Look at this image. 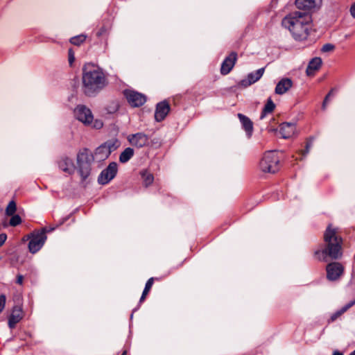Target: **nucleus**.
Masks as SVG:
<instances>
[{
  "instance_id": "obj_21",
  "label": "nucleus",
  "mask_w": 355,
  "mask_h": 355,
  "mask_svg": "<svg viewBox=\"0 0 355 355\" xmlns=\"http://www.w3.org/2000/svg\"><path fill=\"white\" fill-rule=\"evenodd\" d=\"M322 60L320 58L315 57L311 60L309 62L306 72L308 76H313L318 71L322 65Z\"/></svg>"
},
{
  "instance_id": "obj_11",
  "label": "nucleus",
  "mask_w": 355,
  "mask_h": 355,
  "mask_svg": "<svg viewBox=\"0 0 355 355\" xmlns=\"http://www.w3.org/2000/svg\"><path fill=\"white\" fill-rule=\"evenodd\" d=\"M114 149V144L111 141L104 143L96 149L93 155L94 159L98 162L106 159Z\"/></svg>"
},
{
  "instance_id": "obj_45",
  "label": "nucleus",
  "mask_w": 355,
  "mask_h": 355,
  "mask_svg": "<svg viewBox=\"0 0 355 355\" xmlns=\"http://www.w3.org/2000/svg\"><path fill=\"white\" fill-rule=\"evenodd\" d=\"M349 355H355V350L352 352Z\"/></svg>"
},
{
  "instance_id": "obj_8",
  "label": "nucleus",
  "mask_w": 355,
  "mask_h": 355,
  "mask_svg": "<svg viewBox=\"0 0 355 355\" xmlns=\"http://www.w3.org/2000/svg\"><path fill=\"white\" fill-rule=\"evenodd\" d=\"M118 166L116 162H111L104 170L101 171L98 177L99 184L105 185L108 184L116 175Z\"/></svg>"
},
{
  "instance_id": "obj_25",
  "label": "nucleus",
  "mask_w": 355,
  "mask_h": 355,
  "mask_svg": "<svg viewBox=\"0 0 355 355\" xmlns=\"http://www.w3.org/2000/svg\"><path fill=\"white\" fill-rule=\"evenodd\" d=\"M275 108V104L273 103L271 98L267 100L266 104L264 105L262 112L260 116V119H263L268 114L272 113Z\"/></svg>"
},
{
  "instance_id": "obj_1",
  "label": "nucleus",
  "mask_w": 355,
  "mask_h": 355,
  "mask_svg": "<svg viewBox=\"0 0 355 355\" xmlns=\"http://www.w3.org/2000/svg\"><path fill=\"white\" fill-rule=\"evenodd\" d=\"M311 17L305 12L294 11L286 15L282 20V26L297 41L307 39L311 28Z\"/></svg>"
},
{
  "instance_id": "obj_4",
  "label": "nucleus",
  "mask_w": 355,
  "mask_h": 355,
  "mask_svg": "<svg viewBox=\"0 0 355 355\" xmlns=\"http://www.w3.org/2000/svg\"><path fill=\"white\" fill-rule=\"evenodd\" d=\"M94 157L87 149L80 151L77 155L78 172L83 180H85L91 173V165Z\"/></svg>"
},
{
  "instance_id": "obj_19",
  "label": "nucleus",
  "mask_w": 355,
  "mask_h": 355,
  "mask_svg": "<svg viewBox=\"0 0 355 355\" xmlns=\"http://www.w3.org/2000/svg\"><path fill=\"white\" fill-rule=\"evenodd\" d=\"M58 166L62 171L68 174L73 173L75 170L73 162L69 157L62 158L58 163Z\"/></svg>"
},
{
  "instance_id": "obj_2",
  "label": "nucleus",
  "mask_w": 355,
  "mask_h": 355,
  "mask_svg": "<svg viewBox=\"0 0 355 355\" xmlns=\"http://www.w3.org/2000/svg\"><path fill=\"white\" fill-rule=\"evenodd\" d=\"M324 248L318 250L315 255L318 259L327 261V257L331 259H340L343 255V239L337 227L329 225L324 233Z\"/></svg>"
},
{
  "instance_id": "obj_7",
  "label": "nucleus",
  "mask_w": 355,
  "mask_h": 355,
  "mask_svg": "<svg viewBox=\"0 0 355 355\" xmlns=\"http://www.w3.org/2000/svg\"><path fill=\"white\" fill-rule=\"evenodd\" d=\"M73 113L76 119L85 125H89L92 123L94 119L93 114L90 109L85 105H77L74 109Z\"/></svg>"
},
{
  "instance_id": "obj_39",
  "label": "nucleus",
  "mask_w": 355,
  "mask_h": 355,
  "mask_svg": "<svg viewBox=\"0 0 355 355\" xmlns=\"http://www.w3.org/2000/svg\"><path fill=\"white\" fill-rule=\"evenodd\" d=\"M350 12L352 17L355 18V3L350 8Z\"/></svg>"
},
{
  "instance_id": "obj_37",
  "label": "nucleus",
  "mask_w": 355,
  "mask_h": 355,
  "mask_svg": "<svg viewBox=\"0 0 355 355\" xmlns=\"http://www.w3.org/2000/svg\"><path fill=\"white\" fill-rule=\"evenodd\" d=\"M7 239V235L4 233L0 234V247L3 245Z\"/></svg>"
},
{
  "instance_id": "obj_18",
  "label": "nucleus",
  "mask_w": 355,
  "mask_h": 355,
  "mask_svg": "<svg viewBox=\"0 0 355 355\" xmlns=\"http://www.w3.org/2000/svg\"><path fill=\"white\" fill-rule=\"evenodd\" d=\"M264 68H261L254 72L249 73L248 75L247 80H242L243 85L245 86H248L256 83L262 77L264 73Z\"/></svg>"
},
{
  "instance_id": "obj_34",
  "label": "nucleus",
  "mask_w": 355,
  "mask_h": 355,
  "mask_svg": "<svg viewBox=\"0 0 355 355\" xmlns=\"http://www.w3.org/2000/svg\"><path fill=\"white\" fill-rule=\"evenodd\" d=\"M90 125H92L94 128L100 129L103 127V123L101 120H95L94 122L92 121V123Z\"/></svg>"
},
{
  "instance_id": "obj_41",
  "label": "nucleus",
  "mask_w": 355,
  "mask_h": 355,
  "mask_svg": "<svg viewBox=\"0 0 355 355\" xmlns=\"http://www.w3.org/2000/svg\"><path fill=\"white\" fill-rule=\"evenodd\" d=\"M327 104V101H323V103H322V108L323 110H325V109H326Z\"/></svg>"
},
{
  "instance_id": "obj_24",
  "label": "nucleus",
  "mask_w": 355,
  "mask_h": 355,
  "mask_svg": "<svg viewBox=\"0 0 355 355\" xmlns=\"http://www.w3.org/2000/svg\"><path fill=\"white\" fill-rule=\"evenodd\" d=\"M140 175L143 180V184L146 187L151 185L154 181L153 175L148 170H143L140 172Z\"/></svg>"
},
{
  "instance_id": "obj_31",
  "label": "nucleus",
  "mask_w": 355,
  "mask_h": 355,
  "mask_svg": "<svg viewBox=\"0 0 355 355\" xmlns=\"http://www.w3.org/2000/svg\"><path fill=\"white\" fill-rule=\"evenodd\" d=\"M68 60L70 66H72L75 61L74 52L72 49H69L68 51Z\"/></svg>"
},
{
  "instance_id": "obj_30",
  "label": "nucleus",
  "mask_w": 355,
  "mask_h": 355,
  "mask_svg": "<svg viewBox=\"0 0 355 355\" xmlns=\"http://www.w3.org/2000/svg\"><path fill=\"white\" fill-rule=\"evenodd\" d=\"M11 218L9 221V225L12 227H16L21 223V218L18 214H13L10 216Z\"/></svg>"
},
{
  "instance_id": "obj_40",
  "label": "nucleus",
  "mask_w": 355,
  "mask_h": 355,
  "mask_svg": "<svg viewBox=\"0 0 355 355\" xmlns=\"http://www.w3.org/2000/svg\"><path fill=\"white\" fill-rule=\"evenodd\" d=\"M335 92H336L335 89H331L330 90V92L327 94V96L329 97L333 96L334 95Z\"/></svg>"
},
{
  "instance_id": "obj_3",
  "label": "nucleus",
  "mask_w": 355,
  "mask_h": 355,
  "mask_svg": "<svg viewBox=\"0 0 355 355\" xmlns=\"http://www.w3.org/2000/svg\"><path fill=\"white\" fill-rule=\"evenodd\" d=\"M107 79L103 70L92 63L83 68L82 89L87 96H93L107 85Z\"/></svg>"
},
{
  "instance_id": "obj_15",
  "label": "nucleus",
  "mask_w": 355,
  "mask_h": 355,
  "mask_svg": "<svg viewBox=\"0 0 355 355\" xmlns=\"http://www.w3.org/2000/svg\"><path fill=\"white\" fill-rule=\"evenodd\" d=\"M237 60V53L236 52H232L225 59L223 60L221 67L220 73L223 75L228 74L232 68L234 67L236 61Z\"/></svg>"
},
{
  "instance_id": "obj_44",
  "label": "nucleus",
  "mask_w": 355,
  "mask_h": 355,
  "mask_svg": "<svg viewBox=\"0 0 355 355\" xmlns=\"http://www.w3.org/2000/svg\"><path fill=\"white\" fill-rule=\"evenodd\" d=\"M121 355H127V351L124 350Z\"/></svg>"
},
{
  "instance_id": "obj_28",
  "label": "nucleus",
  "mask_w": 355,
  "mask_h": 355,
  "mask_svg": "<svg viewBox=\"0 0 355 355\" xmlns=\"http://www.w3.org/2000/svg\"><path fill=\"white\" fill-rule=\"evenodd\" d=\"M86 35H79L75 37H73L70 39V42L76 46H80L83 44L86 40Z\"/></svg>"
},
{
  "instance_id": "obj_22",
  "label": "nucleus",
  "mask_w": 355,
  "mask_h": 355,
  "mask_svg": "<svg viewBox=\"0 0 355 355\" xmlns=\"http://www.w3.org/2000/svg\"><path fill=\"white\" fill-rule=\"evenodd\" d=\"M238 117L242 124L243 129L245 130L248 135H251L253 130V123L252 121L248 117L241 113L238 114Z\"/></svg>"
},
{
  "instance_id": "obj_29",
  "label": "nucleus",
  "mask_w": 355,
  "mask_h": 355,
  "mask_svg": "<svg viewBox=\"0 0 355 355\" xmlns=\"http://www.w3.org/2000/svg\"><path fill=\"white\" fill-rule=\"evenodd\" d=\"M17 210V205L14 200H11L6 207V214L8 216L15 214Z\"/></svg>"
},
{
  "instance_id": "obj_26",
  "label": "nucleus",
  "mask_w": 355,
  "mask_h": 355,
  "mask_svg": "<svg viewBox=\"0 0 355 355\" xmlns=\"http://www.w3.org/2000/svg\"><path fill=\"white\" fill-rule=\"evenodd\" d=\"M134 155V150L131 148H126L120 155L119 161L125 163L131 159Z\"/></svg>"
},
{
  "instance_id": "obj_17",
  "label": "nucleus",
  "mask_w": 355,
  "mask_h": 355,
  "mask_svg": "<svg viewBox=\"0 0 355 355\" xmlns=\"http://www.w3.org/2000/svg\"><path fill=\"white\" fill-rule=\"evenodd\" d=\"M296 128L295 123H283L279 126V134L284 139L291 138L294 135Z\"/></svg>"
},
{
  "instance_id": "obj_9",
  "label": "nucleus",
  "mask_w": 355,
  "mask_h": 355,
  "mask_svg": "<svg viewBox=\"0 0 355 355\" xmlns=\"http://www.w3.org/2000/svg\"><path fill=\"white\" fill-rule=\"evenodd\" d=\"M123 94L128 103L133 107H138L143 105L146 101V95L133 89H125Z\"/></svg>"
},
{
  "instance_id": "obj_43",
  "label": "nucleus",
  "mask_w": 355,
  "mask_h": 355,
  "mask_svg": "<svg viewBox=\"0 0 355 355\" xmlns=\"http://www.w3.org/2000/svg\"><path fill=\"white\" fill-rule=\"evenodd\" d=\"M329 98H330V97H329V96H328L327 95V96H325V98H324V101H327V102H328V101H329Z\"/></svg>"
},
{
  "instance_id": "obj_35",
  "label": "nucleus",
  "mask_w": 355,
  "mask_h": 355,
  "mask_svg": "<svg viewBox=\"0 0 355 355\" xmlns=\"http://www.w3.org/2000/svg\"><path fill=\"white\" fill-rule=\"evenodd\" d=\"M107 31V28H106L105 26H103L97 33H96V35L98 37H101L103 35H104Z\"/></svg>"
},
{
  "instance_id": "obj_27",
  "label": "nucleus",
  "mask_w": 355,
  "mask_h": 355,
  "mask_svg": "<svg viewBox=\"0 0 355 355\" xmlns=\"http://www.w3.org/2000/svg\"><path fill=\"white\" fill-rule=\"evenodd\" d=\"M154 280H155L154 277H150V279H148V280L146 283L144 290L141 297L140 298L141 302H143L146 299V295L148 294L149 291H150V289L153 285Z\"/></svg>"
},
{
  "instance_id": "obj_23",
  "label": "nucleus",
  "mask_w": 355,
  "mask_h": 355,
  "mask_svg": "<svg viewBox=\"0 0 355 355\" xmlns=\"http://www.w3.org/2000/svg\"><path fill=\"white\" fill-rule=\"evenodd\" d=\"M355 304V300L349 302L346 305H345L343 307H342L340 310H338L334 313H333L329 322H334L339 317H340L344 313H345L349 309H350L352 306Z\"/></svg>"
},
{
  "instance_id": "obj_14",
  "label": "nucleus",
  "mask_w": 355,
  "mask_h": 355,
  "mask_svg": "<svg viewBox=\"0 0 355 355\" xmlns=\"http://www.w3.org/2000/svg\"><path fill=\"white\" fill-rule=\"evenodd\" d=\"M170 105L166 101L157 103L155 112V120L158 122L163 121L170 112Z\"/></svg>"
},
{
  "instance_id": "obj_6",
  "label": "nucleus",
  "mask_w": 355,
  "mask_h": 355,
  "mask_svg": "<svg viewBox=\"0 0 355 355\" xmlns=\"http://www.w3.org/2000/svg\"><path fill=\"white\" fill-rule=\"evenodd\" d=\"M279 158L274 151L266 152L259 162V168L263 173H275L279 168Z\"/></svg>"
},
{
  "instance_id": "obj_42",
  "label": "nucleus",
  "mask_w": 355,
  "mask_h": 355,
  "mask_svg": "<svg viewBox=\"0 0 355 355\" xmlns=\"http://www.w3.org/2000/svg\"><path fill=\"white\" fill-rule=\"evenodd\" d=\"M332 355H343V353H341L340 352L336 351L334 352V354Z\"/></svg>"
},
{
  "instance_id": "obj_33",
  "label": "nucleus",
  "mask_w": 355,
  "mask_h": 355,
  "mask_svg": "<svg viewBox=\"0 0 355 355\" xmlns=\"http://www.w3.org/2000/svg\"><path fill=\"white\" fill-rule=\"evenodd\" d=\"M6 295H0V313L3 311L5 305H6Z\"/></svg>"
},
{
  "instance_id": "obj_12",
  "label": "nucleus",
  "mask_w": 355,
  "mask_h": 355,
  "mask_svg": "<svg viewBox=\"0 0 355 355\" xmlns=\"http://www.w3.org/2000/svg\"><path fill=\"white\" fill-rule=\"evenodd\" d=\"M128 139L132 146L139 148L148 145L149 141L148 137L143 132L130 135Z\"/></svg>"
},
{
  "instance_id": "obj_13",
  "label": "nucleus",
  "mask_w": 355,
  "mask_h": 355,
  "mask_svg": "<svg viewBox=\"0 0 355 355\" xmlns=\"http://www.w3.org/2000/svg\"><path fill=\"white\" fill-rule=\"evenodd\" d=\"M295 3L298 9L309 11L320 8L322 0H295Z\"/></svg>"
},
{
  "instance_id": "obj_5",
  "label": "nucleus",
  "mask_w": 355,
  "mask_h": 355,
  "mask_svg": "<svg viewBox=\"0 0 355 355\" xmlns=\"http://www.w3.org/2000/svg\"><path fill=\"white\" fill-rule=\"evenodd\" d=\"M47 232V229L43 227L41 230L33 231L23 238V241L30 240L28 243L30 252L35 254L42 248L46 240Z\"/></svg>"
},
{
  "instance_id": "obj_20",
  "label": "nucleus",
  "mask_w": 355,
  "mask_h": 355,
  "mask_svg": "<svg viewBox=\"0 0 355 355\" xmlns=\"http://www.w3.org/2000/svg\"><path fill=\"white\" fill-rule=\"evenodd\" d=\"M293 82L290 78H283L277 85L275 93L277 94H284L291 88Z\"/></svg>"
},
{
  "instance_id": "obj_36",
  "label": "nucleus",
  "mask_w": 355,
  "mask_h": 355,
  "mask_svg": "<svg viewBox=\"0 0 355 355\" xmlns=\"http://www.w3.org/2000/svg\"><path fill=\"white\" fill-rule=\"evenodd\" d=\"M312 146V141H308L306 144V149L303 152V155H306L309 152L310 148Z\"/></svg>"
},
{
  "instance_id": "obj_16",
  "label": "nucleus",
  "mask_w": 355,
  "mask_h": 355,
  "mask_svg": "<svg viewBox=\"0 0 355 355\" xmlns=\"http://www.w3.org/2000/svg\"><path fill=\"white\" fill-rule=\"evenodd\" d=\"M24 318V313L21 306H15L12 313L8 318V327L10 329H14L16 324Z\"/></svg>"
},
{
  "instance_id": "obj_38",
  "label": "nucleus",
  "mask_w": 355,
  "mask_h": 355,
  "mask_svg": "<svg viewBox=\"0 0 355 355\" xmlns=\"http://www.w3.org/2000/svg\"><path fill=\"white\" fill-rule=\"evenodd\" d=\"M23 280H24V277H23L21 275H17L16 282H17L18 284L21 285V284H22V283H23Z\"/></svg>"
},
{
  "instance_id": "obj_32",
  "label": "nucleus",
  "mask_w": 355,
  "mask_h": 355,
  "mask_svg": "<svg viewBox=\"0 0 355 355\" xmlns=\"http://www.w3.org/2000/svg\"><path fill=\"white\" fill-rule=\"evenodd\" d=\"M334 49H335L334 45H333L331 44H326L323 45L321 51L324 53H326V52L332 51H334Z\"/></svg>"
},
{
  "instance_id": "obj_10",
  "label": "nucleus",
  "mask_w": 355,
  "mask_h": 355,
  "mask_svg": "<svg viewBox=\"0 0 355 355\" xmlns=\"http://www.w3.org/2000/svg\"><path fill=\"white\" fill-rule=\"evenodd\" d=\"M327 278L330 281L338 279L344 272L343 266L339 262H332L326 267Z\"/></svg>"
}]
</instances>
